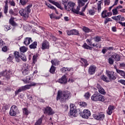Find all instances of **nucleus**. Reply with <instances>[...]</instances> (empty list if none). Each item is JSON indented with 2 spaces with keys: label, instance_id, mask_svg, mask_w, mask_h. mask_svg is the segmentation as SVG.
I'll list each match as a JSON object with an SVG mask.
<instances>
[{
  "label": "nucleus",
  "instance_id": "26",
  "mask_svg": "<svg viewBox=\"0 0 125 125\" xmlns=\"http://www.w3.org/2000/svg\"><path fill=\"white\" fill-rule=\"evenodd\" d=\"M9 24H10L11 26H13V27H17L18 26V24L14 21V18L13 17H11L9 20Z\"/></svg>",
  "mask_w": 125,
  "mask_h": 125
},
{
  "label": "nucleus",
  "instance_id": "35",
  "mask_svg": "<svg viewBox=\"0 0 125 125\" xmlns=\"http://www.w3.org/2000/svg\"><path fill=\"white\" fill-rule=\"evenodd\" d=\"M82 47L84 48V49H89V50H92V47H90L85 42L83 44Z\"/></svg>",
  "mask_w": 125,
  "mask_h": 125
},
{
  "label": "nucleus",
  "instance_id": "12",
  "mask_svg": "<svg viewBox=\"0 0 125 125\" xmlns=\"http://www.w3.org/2000/svg\"><path fill=\"white\" fill-rule=\"evenodd\" d=\"M111 18L112 19H113V20H115V21H116L117 23H119V24H120V22L125 21V17L122 16V15H118L117 16L112 17Z\"/></svg>",
  "mask_w": 125,
  "mask_h": 125
},
{
  "label": "nucleus",
  "instance_id": "40",
  "mask_svg": "<svg viewBox=\"0 0 125 125\" xmlns=\"http://www.w3.org/2000/svg\"><path fill=\"white\" fill-rule=\"evenodd\" d=\"M93 40L94 42H101V37L99 36H96L95 37H94Z\"/></svg>",
  "mask_w": 125,
  "mask_h": 125
},
{
  "label": "nucleus",
  "instance_id": "23",
  "mask_svg": "<svg viewBox=\"0 0 125 125\" xmlns=\"http://www.w3.org/2000/svg\"><path fill=\"white\" fill-rule=\"evenodd\" d=\"M9 13L11 15V16H17L18 15V10L17 9H15L14 11L12 9H10L9 10Z\"/></svg>",
  "mask_w": 125,
  "mask_h": 125
},
{
  "label": "nucleus",
  "instance_id": "33",
  "mask_svg": "<svg viewBox=\"0 0 125 125\" xmlns=\"http://www.w3.org/2000/svg\"><path fill=\"white\" fill-rule=\"evenodd\" d=\"M55 71H56V67L54 66V65H51L49 70L50 73L54 75V74H55Z\"/></svg>",
  "mask_w": 125,
  "mask_h": 125
},
{
  "label": "nucleus",
  "instance_id": "49",
  "mask_svg": "<svg viewBox=\"0 0 125 125\" xmlns=\"http://www.w3.org/2000/svg\"><path fill=\"white\" fill-rule=\"evenodd\" d=\"M78 6H83L85 3L83 2V0H78Z\"/></svg>",
  "mask_w": 125,
  "mask_h": 125
},
{
  "label": "nucleus",
  "instance_id": "47",
  "mask_svg": "<svg viewBox=\"0 0 125 125\" xmlns=\"http://www.w3.org/2000/svg\"><path fill=\"white\" fill-rule=\"evenodd\" d=\"M99 3H98V12H100L101 11V9H102V8L101 7V4L102 3V2L101 1H99Z\"/></svg>",
  "mask_w": 125,
  "mask_h": 125
},
{
  "label": "nucleus",
  "instance_id": "39",
  "mask_svg": "<svg viewBox=\"0 0 125 125\" xmlns=\"http://www.w3.org/2000/svg\"><path fill=\"white\" fill-rule=\"evenodd\" d=\"M33 6L32 4H30L26 7H25V10H26L27 13H31V8Z\"/></svg>",
  "mask_w": 125,
  "mask_h": 125
},
{
  "label": "nucleus",
  "instance_id": "51",
  "mask_svg": "<svg viewBox=\"0 0 125 125\" xmlns=\"http://www.w3.org/2000/svg\"><path fill=\"white\" fill-rule=\"evenodd\" d=\"M112 13H113V15L114 16L118 15V14H119V12L118 11V9H116V8L112 9Z\"/></svg>",
  "mask_w": 125,
  "mask_h": 125
},
{
  "label": "nucleus",
  "instance_id": "46",
  "mask_svg": "<svg viewBox=\"0 0 125 125\" xmlns=\"http://www.w3.org/2000/svg\"><path fill=\"white\" fill-rule=\"evenodd\" d=\"M20 59H21L22 61H24V62H26L27 61V57L26 56L23 54H21L20 57Z\"/></svg>",
  "mask_w": 125,
  "mask_h": 125
},
{
  "label": "nucleus",
  "instance_id": "28",
  "mask_svg": "<svg viewBox=\"0 0 125 125\" xmlns=\"http://www.w3.org/2000/svg\"><path fill=\"white\" fill-rule=\"evenodd\" d=\"M38 46V42L35 41L33 42L30 45L29 48L30 49H36Z\"/></svg>",
  "mask_w": 125,
  "mask_h": 125
},
{
  "label": "nucleus",
  "instance_id": "43",
  "mask_svg": "<svg viewBox=\"0 0 125 125\" xmlns=\"http://www.w3.org/2000/svg\"><path fill=\"white\" fill-rule=\"evenodd\" d=\"M107 11L106 10H105L102 12L101 15L103 18H106V17H107Z\"/></svg>",
  "mask_w": 125,
  "mask_h": 125
},
{
  "label": "nucleus",
  "instance_id": "16",
  "mask_svg": "<svg viewBox=\"0 0 125 125\" xmlns=\"http://www.w3.org/2000/svg\"><path fill=\"white\" fill-rule=\"evenodd\" d=\"M44 114H47L49 116L53 115L54 113L52 111V109L49 106H47L44 108Z\"/></svg>",
  "mask_w": 125,
  "mask_h": 125
},
{
  "label": "nucleus",
  "instance_id": "3",
  "mask_svg": "<svg viewBox=\"0 0 125 125\" xmlns=\"http://www.w3.org/2000/svg\"><path fill=\"white\" fill-rule=\"evenodd\" d=\"M75 5L76 4L72 1H69L68 2L66 7H65L64 8L67 11H72L73 13H78V12L79 10H81V6H78L76 9H75Z\"/></svg>",
  "mask_w": 125,
  "mask_h": 125
},
{
  "label": "nucleus",
  "instance_id": "18",
  "mask_svg": "<svg viewBox=\"0 0 125 125\" xmlns=\"http://www.w3.org/2000/svg\"><path fill=\"white\" fill-rule=\"evenodd\" d=\"M19 14H20L21 16H22V17H24L26 18L29 16V13L27 12L25 9H21L19 11Z\"/></svg>",
  "mask_w": 125,
  "mask_h": 125
},
{
  "label": "nucleus",
  "instance_id": "31",
  "mask_svg": "<svg viewBox=\"0 0 125 125\" xmlns=\"http://www.w3.org/2000/svg\"><path fill=\"white\" fill-rule=\"evenodd\" d=\"M85 9H86V8L85 7H83L81 11L80 12V10L78 11V13H75L76 14H79V15H81V16H84V11H85Z\"/></svg>",
  "mask_w": 125,
  "mask_h": 125
},
{
  "label": "nucleus",
  "instance_id": "4",
  "mask_svg": "<svg viewBox=\"0 0 125 125\" xmlns=\"http://www.w3.org/2000/svg\"><path fill=\"white\" fill-rule=\"evenodd\" d=\"M91 100L92 101H100L101 102H104L105 101V99L104 98V96L100 93H97L94 94L91 97Z\"/></svg>",
  "mask_w": 125,
  "mask_h": 125
},
{
  "label": "nucleus",
  "instance_id": "64",
  "mask_svg": "<svg viewBox=\"0 0 125 125\" xmlns=\"http://www.w3.org/2000/svg\"><path fill=\"white\" fill-rule=\"evenodd\" d=\"M118 83H122V84H124V85H125V80H120L118 81Z\"/></svg>",
  "mask_w": 125,
  "mask_h": 125
},
{
  "label": "nucleus",
  "instance_id": "29",
  "mask_svg": "<svg viewBox=\"0 0 125 125\" xmlns=\"http://www.w3.org/2000/svg\"><path fill=\"white\" fill-rule=\"evenodd\" d=\"M114 106L113 105H109L108 108V111H107V113L108 115H111L113 113V111H114Z\"/></svg>",
  "mask_w": 125,
  "mask_h": 125
},
{
  "label": "nucleus",
  "instance_id": "14",
  "mask_svg": "<svg viewBox=\"0 0 125 125\" xmlns=\"http://www.w3.org/2000/svg\"><path fill=\"white\" fill-rule=\"evenodd\" d=\"M81 60L79 61L80 63H81V66L82 67H84V68H86L88 65H89V63L87 62V60L84 59L83 58H80Z\"/></svg>",
  "mask_w": 125,
  "mask_h": 125
},
{
  "label": "nucleus",
  "instance_id": "15",
  "mask_svg": "<svg viewBox=\"0 0 125 125\" xmlns=\"http://www.w3.org/2000/svg\"><path fill=\"white\" fill-rule=\"evenodd\" d=\"M41 48L42 50H44L45 49H49V42L46 40L44 41L42 43Z\"/></svg>",
  "mask_w": 125,
  "mask_h": 125
},
{
  "label": "nucleus",
  "instance_id": "61",
  "mask_svg": "<svg viewBox=\"0 0 125 125\" xmlns=\"http://www.w3.org/2000/svg\"><path fill=\"white\" fill-rule=\"evenodd\" d=\"M4 44V42L2 41V39L0 38V47H2Z\"/></svg>",
  "mask_w": 125,
  "mask_h": 125
},
{
  "label": "nucleus",
  "instance_id": "21",
  "mask_svg": "<svg viewBox=\"0 0 125 125\" xmlns=\"http://www.w3.org/2000/svg\"><path fill=\"white\" fill-rule=\"evenodd\" d=\"M68 116L69 117H71L72 118H73V117L74 118L78 117V112H77V110L73 109L72 110H70L69 113H68Z\"/></svg>",
  "mask_w": 125,
  "mask_h": 125
},
{
  "label": "nucleus",
  "instance_id": "10",
  "mask_svg": "<svg viewBox=\"0 0 125 125\" xmlns=\"http://www.w3.org/2000/svg\"><path fill=\"white\" fill-rule=\"evenodd\" d=\"M93 117L94 118L95 120L101 121V120H104V118H105V114L103 112H100L97 114H94Z\"/></svg>",
  "mask_w": 125,
  "mask_h": 125
},
{
  "label": "nucleus",
  "instance_id": "56",
  "mask_svg": "<svg viewBox=\"0 0 125 125\" xmlns=\"http://www.w3.org/2000/svg\"><path fill=\"white\" fill-rule=\"evenodd\" d=\"M9 3L10 4V5H11V6H15L16 5V3H15V1H14V0H10L9 1Z\"/></svg>",
  "mask_w": 125,
  "mask_h": 125
},
{
  "label": "nucleus",
  "instance_id": "37",
  "mask_svg": "<svg viewBox=\"0 0 125 125\" xmlns=\"http://www.w3.org/2000/svg\"><path fill=\"white\" fill-rule=\"evenodd\" d=\"M90 96H91V94L90 93H89V92H87L84 95V97L86 100H88V99L90 98Z\"/></svg>",
  "mask_w": 125,
  "mask_h": 125
},
{
  "label": "nucleus",
  "instance_id": "55",
  "mask_svg": "<svg viewBox=\"0 0 125 125\" xmlns=\"http://www.w3.org/2000/svg\"><path fill=\"white\" fill-rule=\"evenodd\" d=\"M80 105L82 107H86V106H87V104L84 102H81L80 103Z\"/></svg>",
  "mask_w": 125,
  "mask_h": 125
},
{
  "label": "nucleus",
  "instance_id": "20",
  "mask_svg": "<svg viewBox=\"0 0 125 125\" xmlns=\"http://www.w3.org/2000/svg\"><path fill=\"white\" fill-rule=\"evenodd\" d=\"M31 42H33L32 38L26 37L24 40L23 44H25L26 46H28V45H29Z\"/></svg>",
  "mask_w": 125,
  "mask_h": 125
},
{
  "label": "nucleus",
  "instance_id": "50",
  "mask_svg": "<svg viewBox=\"0 0 125 125\" xmlns=\"http://www.w3.org/2000/svg\"><path fill=\"white\" fill-rule=\"evenodd\" d=\"M72 35H74L75 36H79V35H80V33H79V30L76 29H73Z\"/></svg>",
  "mask_w": 125,
  "mask_h": 125
},
{
  "label": "nucleus",
  "instance_id": "44",
  "mask_svg": "<svg viewBox=\"0 0 125 125\" xmlns=\"http://www.w3.org/2000/svg\"><path fill=\"white\" fill-rule=\"evenodd\" d=\"M4 30L5 32H8L9 30H11V26L9 25H4Z\"/></svg>",
  "mask_w": 125,
  "mask_h": 125
},
{
  "label": "nucleus",
  "instance_id": "22",
  "mask_svg": "<svg viewBox=\"0 0 125 125\" xmlns=\"http://www.w3.org/2000/svg\"><path fill=\"white\" fill-rule=\"evenodd\" d=\"M111 58L114 59V60L118 62L121 61V57L120 55L116 53H114L113 55H111Z\"/></svg>",
  "mask_w": 125,
  "mask_h": 125
},
{
  "label": "nucleus",
  "instance_id": "1",
  "mask_svg": "<svg viewBox=\"0 0 125 125\" xmlns=\"http://www.w3.org/2000/svg\"><path fill=\"white\" fill-rule=\"evenodd\" d=\"M71 98V92L68 90H59L56 97L57 101H60L61 103H65L67 100Z\"/></svg>",
  "mask_w": 125,
  "mask_h": 125
},
{
  "label": "nucleus",
  "instance_id": "6",
  "mask_svg": "<svg viewBox=\"0 0 125 125\" xmlns=\"http://www.w3.org/2000/svg\"><path fill=\"white\" fill-rule=\"evenodd\" d=\"M1 77H4V80L6 81H8L10 80V78L11 77V71L10 70H8L6 71V70L0 72V78Z\"/></svg>",
  "mask_w": 125,
  "mask_h": 125
},
{
  "label": "nucleus",
  "instance_id": "7",
  "mask_svg": "<svg viewBox=\"0 0 125 125\" xmlns=\"http://www.w3.org/2000/svg\"><path fill=\"white\" fill-rule=\"evenodd\" d=\"M18 112V107L16 105H13L10 108V110L9 112L10 116L14 117L17 115Z\"/></svg>",
  "mask_w": 125,
  "mask_h": 125
},
{
  "label": "nucleus",
  "instance_id": "53",
  "mask_svg": "<svg viewBox=\"0 0 125 125\" xmlns=\"http://www.w3.org/2000/svg\"><path fill=\"white\" fill-rule=\"evenodd\" d=\"M37 58H38V55H34L33 56V62L34 64H35L36 63V62H37V61H38V60L37 59Z\"/></svg>",
  "mask_w": 125,
  "mask_h": 125
},
{
  "label": "nucleus",
  "instance_id": "42",
  "mask_svg": "<svg viewBox=\"0 0 125 125\" xmlns=\"http://www.w3.org/2000/svg\"><path fill=\"white\" fill-rule=\"evenodd\" d=\"M52 65L56 66L58 64V60L57 59L52 60L51 61Z\"/></svg>",
  "mask_w": 125,
  "mask_h": 125
},
{
  "label": "nucleus",
  "instance_id": "17",
  "mask_svg": "<svg viewBox=\"0 0 125 125\" xmlns=\"http://www.w3.org/2000/svg\"><path fill=\"white\" fill-rule=\"evenodd\" d=\"M32 79H33V76L32 75H30L28 76H26V77L24 80H23V82L24 83H30L29 84H31L33 83L32 82Z\"/></svg>",
  "mask_w": 125,
  "mask_h": 125
},
{
  "label": "nucleus",
  "instance_id": "30",
  "mask_svg": "<svg viewBox=\"0 0 125 125\" xmlns=\"http://www.w3.org/2000/svg\"><path fill=\"white\" fill-rule=\"evenodd\" d=\"M116 72H117V73H118V74H119V75H120V76H121L124 79H125V71H124L123 70H121L120 69H116Z\"/></svg>",
  "mask_w": 125,
  "mask_h": 125
},
{
  "label": "nucleus",
  "instance_id": "59",
  "mask_svg": "<svg viewBox=\"0 0 125 125\" xmlns=\"http://www.w3.org/2000/svg\"><path fill=\"white\" fill-rule=\"evenodd\" d=\"M86 42H87V43H88V45H90V46H92V42H91V40L87 39Z\"/></svg>",
  "mask_w": 125,
  "mask_h": 125
},
{
  "label": "nucleus",
  "instance_id": "19",
  "mask_svg": "<svg viewBox=\"0 0 125 125\" xmlns=\"http://www.w3.org/2000/svg\"><path fill=\"white\" fill-rule=\"evenodd\" d=\"M97 88L98 89V90L101 94H103V95H105L106 94V92L105 91V90L101 86V85L99 84H97Z\"/></svg>",
  "mask_w": 125,
  "mask_h": 125
},
{
  "label": "nucleus",
  "instance_id": "34",
  "mask_svg": "<svg viewBox=\"0 0 125 125\" xmlns=\"http://www.w3.org/2000/svg\"><path fill=\"white\" fill-rule=\"evenodd\" d=\"M13 59H14V57L13 56V55H12V54H10L9 57L7 59V62L8 63L12 62H13V61H12L13 60Z\"/></svg>",
  "mask_w": 125,
  "mask_h": 125
},
{
  "label": "nucleus",
  "instance_id": "57",
  "mask_svg": "<svg viewBox=\"0 0 125 125\" xmlns=\"http://www.w3.org/2000/svg\"><path fill=\"white\" fill-rule=\"evenodd\" d=\"M68 1L67 0H63L62 1V3L64 5V7H67V4H68Z\"/></svg>",
  "mask_w": 125,
  "mask_h": 125
},
{
  "label": "nucleus",
  "instance_id": "38",
  "mask_svg": "<svg viewBox=\"0 0 125 125\" xmlns=\"http://www.w3.org/2000/svg\"><path fill=\"white\" fill-rule=\"evenodd\" d=\"M20 50L21 52H22L23 53L26 52L28 50V48L26 46H21L20 48Z\"/></svg>",
  "mask_w": 125,
  "mask_h": 125
},
{
  "label": "nucleus",
  "instance_id": "25",
  "mask_svg": "<svg viewBox=\"0 0 125 125\" xmlns=\"http://www.w3.org/2000/svg\"><path fill=\"white\" fill-rule=\"evenodd\" d=\"M50 2L52 3V4H54V5L57 6L58 8H60V9H61V10H63V7H62V6H61V5L58 2H55V1L53 0H50Z\"/></svg>",
  "mask_w": 125,
  "mask_h": 125
},
{
  "label": "nucleus",
  "instance_id": "62",
  "mask_svg": "<svg viewBox=\"0 0 125 125\" xmlns=\"http://www.w3.org/2000/svg\"><path fill=\"white\" fill-rule=\"evenodd\" d=\"M46 5L48 6V7H49V8H50L51 9H55V7L50 4H47Z\"/></svg>",
  "mask_w": 125,
  "mask_h": 125
},
{
  "label": "nucleus",
  "instance_id": "5",
  "mask_svg": "<svg viewBox=\"0 0 125 125\" xmlns=\"http://www.w3.org/2000/svg\"><path fill=\"white\" fill-rule=\"evenodd\" d=\"M106 73L109 81H115L118 78V75L114 71L106 70Z\"/></svg>",
  "mask_w": 125,
  "mask_h": 125
},
{
  "label": "nucleus",
  "instance_id": "24",
  "mask_svg": "<svg viewBox=\"0 0 125 125\" xmlns=\"http://www.w3.org/2000/svg\"><path fill=\"white\" fill-rule=\"evenodd\" d=\"M14 54L15 56V59L16 62H20V61H21V60L20 59V57L21 56V55H19V52L16 51L14 52Z\"/></svg>",
  "mask_w": 125,
  "mask_h": 125
},
{
  "label": "nucleus",
  "instance_id": "54",
  "mask_svg": "<svg viewBox=\"0 0 125 125\" xmlns=\"http://www.w3.org/2000/svg\"><path fill=\"white\" fill-rule=\"evenodd\" d=\"M108 63L110 65H113L114 64V60L111 57L108 58Z\"/></svg>",
  "mask_w": 125,
  "mask_h": 125
},
{
  "label": "nucleus",
  "instance_id": "52",
  "mask_svg": "<svg viewBox=\"0 0 125 125\" xmlns=\"http://www.w3.org/2000/svg\"><path fill=\"white\" fill-rule=\"evenodd\" d=\"M88 13L89 14V15H94V14H95V10H94V9H90L88 11Z\"/></svg>",
  "mask_w": 125,
  "mask_h": 125
},
{
  "label": "nucleus",
  "instance_id": "2",
  "mask_svg": "<svg viewBox=\"0 0 125 125\" xmlns=\"http://www.w3.org/2000/svg\"><path fill=\"white\" fill-rule=\"evenodd\" d=\"M39 84H40V83L33 82L30 84H26L24 86L20 87L18 90L15 91V97L17 96L20 92H22V91H26V90L30 89L32 86H37V85H39Z\"/></svg>",
  "mask_w": 125,
  "mask_h": 125
},
{
  "label": "nucleus",
  "instance_id": "60",
  "mask_svg": "<svg viewBox=\"0 0 125 125\" xmlns=\"http://www.w3.org/2000/svg\"><path fill=\"white\" fill-rule=\"evenodd\" d=\"M66 69H67V67H63L61 69L60 71L61 72H62V73H66V72H67Z\"/></svg>",
  "mask_w": 125,
  "mask_h": 125
},
{
  "label": "nucleus",
  "instance_id": "8",
  "mask_svg": "<svg viewBox=\"0 0 125 125\" xmlns=\"http://www.w3.org/2000/svg\"><path fill=\"white\" fill-rule=\"evenodd\" d=\"M79 114L83 119H88L91 115L90 111L88 109H84L83 112H80Z\"/></svg>",
  "mask_w": 125,
  "mask_h": 125
},
{
  "label": "nucleus",
  "instance_id": "63",
  "mask_svg": "<svg viewBox=\"0 0 125 125\" xmlns=\"http://www.w3.org/2000/svg\"><path fill=\"white\" fill-rule=\"evenodd\" d=\"M74 82H75V79L73 78H69L68 81V82L70 83H74Z\"/></svg>",
  "mask_w": 125,
  "mask_h": 125
},
{
  "label": "nucleus",
  "instance_id": "36",
  "mask_svg": "<svg viewBox=\"0 0 125 125\" xmlns=\"http://www.w3.org/2000/svg\"><path fill=\"white\" fill-rule=\"evenodd\" d=\"M28 2H29V0H20V3H21V5H22V6L26 5Z\"/></svg>",
  "mask_w": 125,
  "mask_h": 125
},
{
  "label": "nucleus",
  "instance_id": "48",
  "mask_svg": "<svg viewBox=\"0 0 125 125\" xmlns=\"http://www.w3.org/2000/svg\"><path fill=\"white\" fill-rule=\"evenodd\" d=\"M113 20H112V19L109 18H106L105 19L104 21V25H106L107 23L108 22H112Z\"/></svg>",
  "mask_w": 125,
  "mask_h": 125
},
{
  "label": "nucleus",
  "instance_id": "9",
  "mask_svg": "<svg viewBox=\"0 0 125 125\" xmlns=\"http://www.w3.org/2000/svg\"><path fill=\"white\" fill-rule=\"evenodd\" d=\"M96 69H97V67L95 65L92 64L90 65L88 69V74L90 75V76L94 75V74H95V72H96Z\"/></svg>",
  "mask_w": 125,
  "mask_h": 125
},
{
  "label": "nucleus",
  "instance_id": "58",
  "mask_svg": "<svg viewBox=\"0 0 125 125\" xmlns=\"http://www.w3.org/2000/svg\"><path fill=\"white\" fill-rule=\"evenodd\" d=\"M7 12H8V6H4V13L5 14H7Z\"/></svg>",
  "mask_w": 125,
  "mask_h": 125
},
{
  "label": "nucleus",
  "instance_id": "13",
  "mask_svg": "<svg viewBox=\"0 0 125 125\" xmlns=\"http://www.w3.org/2000/svg\"><path fill=\"white\" fill-rule=\"evenodd\" d=\"M22 75L26 76L30 74V70H29V67L28 64H24L22 68Z\"/></svg>",
  "mask_w": 125,
  "mask_h": 125
},
{
  "label": "nucleus",
  "instance_id": "11",
  "mask_svg": "<svg viewBox=\"0 0 125 125\" xmlns=\"http://www.w3.org/2000/svg\"><path fill=\"white\" fill-rule=\"evenodd\" d=\"M57 82L61 84H66L68 83V79L66 75H63L61 78L57 80Z\"/></svg>",
  "mask_w": 125,
  "mask_h": 125
},
{
  "label": "nucleus",
  "instance_id": "45",
  "mask_svg": "<svg viewBox=\"0 0 125 125\" xmlns=\"http://www.w3.org/2000/svg\"><path fill=\"white\" fill-rule=\"evenodd\" d=\"M82 30L85 33H89V32H90V29L88 27H86V26H83Z\"/></svg>",
  "mask_w": 125,
  "mask_h": 125
},
{
  "label": "nucleus",
  "instance_id": "27",
  "mask_svg": "<svg viewBox=\"0 0 125 125\" xmlns=\"http://www.w3.org/2000/svg\"><path fill=\"white\" fill-rule=\"evenodd\" d=\"M43 118H44V115H42V117L36 121L34 125H42Z\"/></svg>",
  "mask_w": 125,
  "mask_h": 125
},
{
  "label": "nucleus",
  "instance_id": "41",
  "mask_svg": "<svg viewBox=\"0 0 125 125\" xmlns=\"http://www.w3.org/2000/svg\"><path fill=\"white\" fill-rule=\"evenodd\" d=\"M22 111H23V114L25 116H28V115L30 114V111L28 110V109H27V108H24L23 109H22Z\"/></svg>",
  "mask_w": 125,
  "mask_h": 125
},
{
  "label": "nucleus",
  "instance_id": "32",
  "mask_svg": "<svg viewBox=\"0 0 125 125\" xmlns=\"http://www.w3.org/2000/svg\"><path fill=\"white\" fill-rule=\"evenodd\" d=\"M101 80H103L104 82H105V83H110V80L109 78L104 75L101 76Z\"/></svg>",
  "mask_w": 125,
  "mask_h": 125
}]
</instances>
